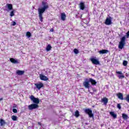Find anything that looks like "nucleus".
<instances>
[{
  "label": "nucleus",
  "instance_id": "1",
  "mask_svg": "<svg viewBox=\"0 0 129 129\" xmlns=\"http://www.w3.org/2000/svg\"><path fill=\"white\" fill-rule=\"evenodd\" d=\"M43 7L41 8H39L38 9V17L39 18V20L40 22H43V14L45 13V11L46 10H48L49 9V5L47 3L42 2V3Z\"/></svg>",
  "mask_w": 129,
  "mask_h": 129
},
{
  "label": "nucleus",
  "instance_id": "2",
  "mask_svg": "<svg viewBox=\"0 0 129 129\" xmlns=\"http://www.w3.org/2000/svg\"><path fill=\"white\" fill-rule=\"evenodd\" d=\"M125 45V37L123 36L121 38V41L119 42L118 48L122 50Z\"/></svg>",
  "mask_w": 129,
  "mask_h": 129
},
{
  "label": "nucleus",
  "instance_id": "3",
  "mask_svg": "<svg viewBox=\"0 0 129 129\" xmlns=\"http://www.w3.org/2000/svg\"><path fill=\"white\" fill-rule=\"evenodd\" d=\"M30 98L31 101H32L34 104H39L40 103V100L39 98H35L34 95H31Z\"/></svg>",
  "mask_w": 129,
  "mask_h": 129
},
{
  "label": "nucleus",
  "instance_id": "4",
  "mask_svg": "<svg viewBox=\"0 0 129 129\" xmlns=\"http://www.w3.org/2000/svg\"><path fill=\"white\" fill-rule=\"evenodd\" d=\"M85 113L89 115V117H94V115L92 113V110L89 108H86L84 109Z\"/></svg>",
  "mask_w": 129,
  "mask_h": 129
},
{
  "label": "nucleus",
  "instance_id": "5",
  "mask_svg": "<svg viewBox=\"0 0 129 129\" xmlns=\"http://www.w3.org/2000/svg\"><path fill=\"white\" fill-rule=\"evenodd\" d=\"M89 83H90L89 81V79H86L85 81L83 83V86H84L85 88H87V89H89L90 86V84Z\"/></svg>",
  "mask_w": 129,
  "mask_h": 129
},
{
  "label": "nucleus",
  "instance_id": "6",
  "mask_svg": "<svg viewBox=\"0 0 129 129\" xmlns=\"http://www.w3.org/2000/svg\"><path fill=\"white\" fill-rule=\"evenodd\" d=\"M39 107V105L37 104H31L28 106V109L29 110H33V109H36Z\"/></svg>",
  "mask_w": 129,
  "mask_h": 129
},
{
  "label": "nucleus",
  "instance_id": "7",
  "mask_svg": "<svg viewBox=\"0 0 129 129\" xmlns=\"http://www.w3.org/2000/svg\"><path fill=\"white\" fill-rule=\"evenodd\" d=\"M90 61L92 62V64L94 65H99L100 64V62L98 59L94 58H91Z\"/></svg>",
  "mask_w": 129,
  "mask_h": 129
},
{
  "label": "nucleus",
  "instance_id": "8",
  "mask_svg": "<svg viewBox=\"0 0 129 129\" xmlns=\"http://www.w3.org/2000/svg\"><path fill=\"white\" fill-rule=\"evenodd\" d=\"M105 24L107 26L111 25V24H112V22H111V17H110L109 18H107L105 21Z\"/></svg>",
  "mask_w": 129,
  "mask_h": 129
},
{
  "label": "nucleus",
  "instance_id": "9",
  "mask_svg": "<svg viewBox=\"0 0 129 129\" xmlns=\"http://www.w3.org/2000/svg\"><path fill=\"white\" fill-rule=\"evenodd\" d=\"M116 74H119V75L118 76V78L119 79H123V78H124V75H123V74L122 73V72H119V71H117L116 72Z\"/></svg>",
  "mask_w": 129,
  "mask_h": 129
},
{
  "label": "nucleus",
  "instance_id": "10",
  "mask_svg": "<svg viewBox=\"0 0 129 129\" xmlns=\"http://www.w3.org/2000/svg\"><path fill=\"white\" fill-rule=\"evenodd\" d=\"M40 79L42 80L43 81H47V80H49V78L47 77L46 76H44L42 74L39 75Z\"/></svg>",
  "mask_w": 129,
  "mask_h": 129
},
{
  "label": "nucleus",
  "instance_id": "11",
  "mask_svg": "<svg viewBox=\"0 0 129 129\" xmlns=\"http://www.w3.org/2000/svg\"><path fill=\"white\" fill-rule=\"evenodd\" d=\"M35 86H36V88L38 89V90H40V89H41L42 87H44V84L42 83H36L35 84Z\"/></svg>",
  "mask_w": 129,
  "mask_h": 129
},
{
  "label": "nucleus",
  "instance_id": "12",
  "mask_svg": "<svg viewBox=\"0 0 129 129\" xmlns=\"http://www.w3.org/2000/svg\"><path fill=\"white\" fill-rule=\"evenodd\" d=\"M10 60L11 63H13V64H20V61H19L18 59H16L14 58H10Z\"/></svg>",
  "mask_w": 129,
  "mask_h": 129
},
{
  "label": "nucleus",
  "instance_id": "13",
  "mask_svg": "<svg viewBox=\"0 0 129 129\" xmlns=\"http://www.w3.org/2000/svg\"><path fill=\"white\" fill-rule=\"evenodd\" d=\"M116 96H117L118 98L120 99V100H123V99H124V98H123V95L121 93L116 94Z\"/></svg>",
  "mask_w": 129,
  "mask_h": 129
},
{
  "label": "nucleus",
  "instance_id": "14",
  "mask_svg": "<svg viewBox=\"0 0 129 129\" xmlns=\"http://www.w3.org/2000/svg\"><path fill=\"white\" fill-rule=\"evenodd\" d=\"M80 9L83 11L85 9V3L84 2H81L79 4Z\"/></svg>",
  "mask_w": 129,
  "mask_h": 129
},
{
  "label": "nucleus",
  "instance_id": "15",
  "mask_svg": "<svg viewBox=\"0 0 129 129\" xmlns=\"http://www.w3.org/2000/svg\"><path fill=\"white\" fill-rule=\"evenodd\" d=\"M89 81H90V83L92 85H96L97 82L95 80H93L92 78H89Z\"/></svg>",
  "mask_w": 129,
  "mask_h": 129
},
{
  "label": "nucleus",
  "instance_id": "16",
  "mask_svg": "<svg viewBox=\"0 0 129 129\" xmlns=\"http://www.w3.org/2000/svg\"><path fill=\"white\" fill-rule=\"evenodd\" d=\"M101 102H103L105 105H106L108 103V99L106 97H104L101 99Z\"/></svg>",
  "mask_w": 129,
  "mask_h": 129
},
{
  "label": "nucleus",
  "instance_id": "17",
  "mask_svg": "<svg viewBox=\"0 0 129 129\" xmlns=\"http://www.w3.org/2000/svg\"><path fill=\"white\" fill-rule=\"evenodd\" d=\"M24 74H25V71L17 70L16 71V74L20 76L22 75H24Z\"/></svg>",
  "mask_w": 129,
  "mask_h": 129
},
{
  "label": "nucleus",
  "instance_id": "18",
  "mask_svg": "<svg viewBox=\"0 0 129 129\" xmlns=\"http://www.w3.org/2000/svg\"><path fill=\"white\" fill-rule=\"evenodd\" d=\"M99 54H107V53H109V51L107 49H102L99 51Z\"/></svg>",
  "mask_w": 129,
  "mask_h": 129
},
{
  "label": "nucleus",
  "instance_id": "19",
  "mask_svg": "<svg viewBox=\"0 0 129 129\" xmlns=\"http://www.w3.org/2000/svg\"><path fill=\"white\" fill-rule=\"evenodd\" d=\"M61 21H65L66 20V14H65V13H61Z\"/></svg>",
  "mask_w": 129,
  "mask_h": 129
},
{
  "label": "nucleus",
  "instance_id": "20",
  "mask_svg": "<svg viewBox=\"0 0 129 129\" xmlns=\"http://www.w3.org/2000/svg\"><path fill=\"white\" fill-rule=\"evenodd\" d=\"M109 113L111 115V116H112L113 118H116V116H117V115L114 113V112L110 111Z\"/></svg>",
  "mask_w": 129,
  "mask_h": 129
},
{
  "label": "nucleus",
  "instance_id": "21",
  "mask_svg": "<svg viewBox=\"0 0 129 129\" xmlns=\"http://www.w3.org/2000/svg\"><path fill=\"white\" fill-rule=\"evenodd\" d=\"M6 124V121H5V120L4 119H0V125L1 126H3V125H5Z\"/></svg>",
  "mask_w": 129,
  "mask_h": 129
},
{
  "label": "nucleus",
  "instance_id": "22",
  "mask_svg": "<svg viewBox=\"0 0 129 129\" xmlns=\"http://www.w3.org/2000/svg\"><path fill=\"white\" fill-rule=\"evenodd\" d=\"M51 49H52V46H51L50 44H48L46 48V50L48 52V51H50Z\"/></svg>",
  "mask_w": 129,
  "mask_h": 129
},
{
  "label": "nucleus",
  "instance_id": "23",
  "mask_svg": "<svg viewBox=\"0 0 129 129\" xmlns=\"http://www.w3.org/2000/svg\"><path fill=\"white\" fill-rule=\"evenodd\" d=\"M11 118H12V120H13L14 121H17V120L18 119V117L17 116L14 115L11 116Z\"/></svg>",
  "mask_w": 129,
  "mask_h": 129
},
{
  "label": "nucleus",
  "instance_id": "24",
  "mask_svg": "<svg viewBox=\"0 0 129 129\" xmlns=\"http://www.w3.org/2000/svg\"><path fill=\"white\" fill-rule=\"evenodd\" d=\"M122 117L123 119H127L128 118V116L124 113L122 114Z\"/></svg>",
  "mask_w": 129,
  "mask_h": 129
},
{
  "label": "nucleus",
  "instance_id": "25",
  "mask_svg": "<svg viewBox=\"0 0 129 129\" xmlns=\"http://www.w3.org/2000/svg\"><path fill=\"white\" fill-rule=\"evenodd\" d=\"M80 115V114H79V111L77 110L75 112V116H76V117H78V116H79Z\"/></svg>",
  "mask_w": 129,
  "mask_h": 129
},
{
  "label": "nucleus",
  "instance_id": "26",
  "mask_svg": "<svg viewBox=\"0 0 129 129\" xmlns=\"http://www.w3.org/2000/svg\"><path fill=\"white\" fill-rule=\"evenodd\" d=\"M8 8L10 11L13 10V5H12V4H8Z\"/></svg>",
  "mask_w": 129,
  "mask_h": 129
},
{
  "label": "nucleus",
  "instance_id": "27",
  "mask_svg": "<svg viewBox=\"0 0 129 129\" xmlns=\"http://www.w3.org/2000/svg\"><path fill=\"white\" fill-rule=\"evenodd\" d=\"M26 36L28 37V38H30V37L32 36V34H31V32H27L26 33Z\"/></svg>",
  "mask_w": 129,
  "mask_h": 129
},
{
  "label": "nucleus",
  "instance_id": "28",
  "mask_svg": "<svg viewBox=\"0 0 129 129\" xmlns=\"http://www.w3.org/2000/svg\"><path fill=\"white\" fill-rule=\"evenodd\" d=\"M124 100H126L127 102L129 103V94L126 95V97L124 98Z\"/></svg>",
  "mask_w": 129,
  "mask_h": 129
},
{
  "label": "nucleus",
  "instance_id": "29",
  "mask_svg": "<svg viewBox=\"0 0 129 129\" xmlns=\"http://www.w3.org/2000/svg\"><path fill=\"white\" fill-rule=\"evenodd\" d=\"M10 16V17H14V16H15V10L11 12Z\"/></svg>",
  "mask_w": 129,
  "mask_h": 129
},
{
  "label": "nucleus",
  "instance_id": "30",
  "mask_svg": "<svg viewBox=\"0 0 129 129\" xmlns=\"http://www.w3.org/2000/svg\"><path fill=\"white\" fill-rule=\"evenodd\" d=\"M74 52L75 53V54H78V53H79V51L78 50V49L75 48L74 49Z\"/></svg>",
  "mask_w": 129,
  "mask_h": 129
},
{
  "label": "nucleus",
  "instance_id": "31",
  "mask_svg": "<svg viewBox=\"0 0 129 129\" xmlns=\"http://www.w3.org/2000/svg\"><path fill=\"white\" fill-rule=\"evenodd\" d=\"M123 66H126V65H127V61L124 60L123 61Z\"/></svg>",
  "mask_w": 129,
  "mask_h": 129
},
{
  "label": "nucleus",
  "instance_id": "32",
  "mask_svg": "<svg viewBox=\"0 0 129 129\" xmlns=\"http://www.w3.org/2000/svg\"><path fill=\"white\" fill-rule=\"evenodd\" d=\"M117 107L118 109H121V106H120V104H117Z\"/></svg>",
  "mask_w": 129,
  "mask_h": 129
},
{
  "label": "nucleus",
  "instance_id": "33",
  "mask_svg": "<svg viewBox=\"0 0 129 129\" xmlns=\"http://www.w3.org/2000/svg\"><path fill=\"white\" fill-rule=\"evenodd\" d=\"M13 112H14V113H17V112H18V110H17V109H13Z\"/></svg>",
  "mask_w": 129,
  "mask_h": 129
},
{
  "label": "nucleus",
  "instance_id": "34",
  "mask_svg": "<svg viewBox=\"0 0 129 129\" xmlns=\"http://www.w3.org/2000/svg\"><path fill=\"white\" fill-rule=\"evenodd\" d=\"M16 25H17V23H16V22L13 21L12 22V24H11V26H16Z\"/></svg>",
  "mask_w": 129,
  "mask_h": 129
},
{
  "label": "nucleus",
  "instance_id": "35",
  "mask_svg": "<svg viewBox=\"0 0 129 129\" xmlns=\"http://www.w3.org/2000/svg\"><path fill=\"white\" fill-rule=\"evenodd\" d=\"M92 90H93V92H96V91H97V90L95 88H93Z\"/></svg>",
  "mask_w": 129,
  "mask_h": 129
},
{
  "label": "nucleus",
  "instance_id": "36",
  "mask_svg": "<svg viewBox=\"0 0 129 129\" xmlns=\"http://www.w3.org/2000/svg\"><path fill=\"white\" fill-rule=\"evenodd\" d=\"M13 107V108H17V105L16 104H14Z\"/></svg>",
  "mask_w": 129,
  "mask_h": 129
},
{
  "label": "nucleus",
  "instance_id": "37",
  "mask_svg": "<svg viewBox=\"0 0 129 129\" xmlns=\"http://www.w3.org/2000/svg\"><path fill=\"white\" fill-rule=\"evenodd\" d=\"M50 32H54V29H53V28H51V29L50 30Z\"/></svg>",
  "mask_w": 129,
  "mask_h": 129
},
{
  "label": "nucleus",
  "instance_id": "38",
  "mask_svg": "<svg viewBox=\"0 0 129 129\" xmlns=\"http://www.w3.org/2000/svg\"><path fill=\"white\" fill-rule=\"evenodd\" d=\"M4 100V98H0V101H2V100Z\"/></svg>",
  "mask_w": 129,
  "mask_h": 129
},
{
  "label": "nucleus",
  "instance_id": "39",
  "mask_svg": "<svg viewBox=\"0 0 129 129\" xmlns=\"http://www.w3.org/2000/svg\"><path fill=\"white\" fill-rule=\"evenodd\" d=\"M38 124H39V125H41V122H38Z\"/></svg>",
  "mask_w": 129,
  "mask_h": 129
},
{
  "label": "nucleus",
  "instance_id": "40",
  "mask_svg": "<svg viewBox=\"0 0 129 129\" xmlns=\"http://www.w3.org/2000/svg\"><path fill=\"white\" fill-rule=\"evenodd\" d=\"M90 94H91L92 95H93V92H90Z\"/></svg>",
  "mask_w": 129,
  "mask_h": 129
}]
</instances>
